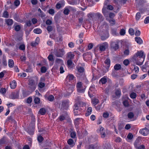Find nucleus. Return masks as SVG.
<instances>
[{
  "mask_svg": "<svg viewBox=\"0 0 149 149\" xmlns=\"http://www.w3.org/2000/svg\"><path fill=\"white\" fill-rule=\"evenodd\" d=\"M145 57L144 52L142 51H140L134 55L132 57V60L136 65H140L143 64Z\"/></svg>",
  "mask_w": 149,
  "mask_h": 149,
  "instance_id": "nucleus-1",
  "label": "nucleus"
},
{
  "mask_svg": "<svg viewBox=\"0 0 149 149\" xmlns=\"http://www.w3.org/2000/svg\"><path fill=\"white\" fill-rule=\"evenodd\" d=\"M78 73H77L76 76L79 79H83L85 77L84 73V69L82 67L79 66L77 68Z\"/></svg>",
  "mask_w": 149,
  "mask_h": 149,
  "instance_id": "nucleus-2",
  "label": "nucleus"
},
{
  "mask_svg": "<svg viewBox=\"0 0 149 149\" xmlns=\"http://www.w3.org/2000/svg\"><path fill=\"white\" fill-rule=\"evenodd\" d=\"M54 53L55 55L57 57H62L65 54V52L63 48L54 49Z\"/></svg>",
  "mask_w": 149,
  "mask_h": 149,
  "instance_id": "nucleus-3",
  "label": "nucleus"
},
{
  "mask_svg": "<svg viewBox=\"0 0 149 149\" xmlns=\"http://www.w3.org/2000/svg\"><path fill=\"white\" fill-rule=\"evenodd\" d=\"M97 132L99 133L100 137L102 138H104L106 136L105 130V129L101 126H100L99 129L97 130Z\"/></svg>",
  "mask_w": 149,
  "mask_h": 149,
  "instance_id": "nucleus-4",
  "label": "nucleus"
},
{
  "mask_svg": "<svg viewBox=\"0 0 149 149\" xmlns=\"http://www.w3.org/2000/svg\"><path fill=\"white\" fill-rule=\"evenodd\" d=\"M28 85L29 88L32 91H34L36 88L35 81L33 79L29 80Z\"/></svg>",
  "mask_w": 149,
  "mask_h": 149,
  "instance_id": "nucleus-5",
  "label": "nucleus"
},
{
  "mask_svg": "<svg viewBox=\"0 0 149 149\" xmlns=\"http://www.w3.org/2000/svg\"><path fill=\"white\" fill-rule=\"evenodd\" d=\"M104 63L105 64V66H104L106 69L105 70V72H106L109 71V68L111 65V61L110 59L107 58L104 61Z\"/></svg>",
  "mask_w": 149,
  "mask_h": 149,
  "instance_id": "nucleus-6",
  "label": "nucleus"
},
{
  "mask_svg": "<svg viewBox=\"0 0 149 149\" xmlns=\"http://www.w3.org/2000/svg\"><path fill=\"white\" fill-rule=\"evenodd\" d=\"M82 109L77 108L73 107V113L74 116H77L81 115Z\"/></svg>",
  "mask_w": 149,
  "mask_h": 149,
  "instance_id": "nucleus-7",
  "label": "nucleus"
},
{
  "mask_svg": "<svg viewBox=\"0 0 149 149\" xmlns=\"http://www.w3.org/2000/svg\"><path fill=\"white\" fill-rule=\"evenodd\" d=\"M70 102V101L68 100L62 101V107L64 109H67L69 107Z\"/></svg>",
  "mask_w": 149,
  "mask_h": 149,
  "instance_id": "nucleus-8",
  "label": "nucleus"
},
{
  "mask_svg": "<svg viewBox=\"0 0 149 149\" xmlns=\"http://www.w3.org/2000/svg\"><path fill=\"white\" fill-rule=\"evenodd\" d=\"M108 44L107 42H105L100 45L99 46V50L101 52L104 51L106 48L108 47Z\"/></svg>",
  "mask_w": 149,
  "mask_h": 149,
  "instance_id": "nucleus-9",
  "label": "nucleus"
},
{
  "mask_svg": "<svg viewBox=\"0 0 149 149\" xmlns=\"http://www.w3.org/2000/svg\"><path fill=\"white\" fill-rule=\"evenodd\" d=\"M85 104L83 102L79 101L74 104V107L77 108L82 109V107L85 106Z\"/></svg>",
  "mask_w": 149,
  "mask_h": 149,
  "instance_id": "nucleus-10",
  "label": "nucleus"
},
{
  "mask_svg": "<svg viewBox=\"0 0 149 149\" xmlns=\"http://www.w3.org/2000/svg\"><path fill=\"white\" fill-rule=\"evenodd\" d=\"M110 46L111 48L115 51L118 49L119 47L118 42H112Z\"/></svg>",
  "mask_w": 149,
  "mask_h": 149,
  "instance_id": "nucleus-11",
  "label": "nucleus"
},
{
  "mask_svg": "<svg viewBox=\"0 0 149 149\" xmlns=\"http://www.w3.org/2000/svg\"><path fill=\"white\" fill-rule=\"evenodd\" d=\"M142 142V139L141 137H138L135 141L134 145L135 147H137L140 145Z\"/></svg>",
  "mask_w": 149,
  "mask_h": 149,
  "instance_id": "nucleus-12",
  "label": "nucleus"
},
{
  "mask_svg": "<svg viewBox=\"0 0 149 149\" xmlns=\"http://www.w3.org/2000/svg\"><path fill=\"white\" fill-rule=\"evenodd\" d=\"M65 4V1L64 0H60L56 4V7L57 9H59L63 7Z\"/></svg>",
  "mask_w": 149,
  "mask_h": 149,
  "instance_id": "nucleus-13",
  "label": "nucleus"
},
{
  "mask_svg": "<svg viewBox=\"0 0 149 149\" xmlns=\"http://www.w3.org/2000/svg\"><path fill=\"white\" fill-rule=\"evenodd\" d=\"M35 129V127L29 126L28 127L27 129L26 130V131L29 135H32L34 134Z\"/></svg>",
  "mask_w": 149,
  "mask_h": 149,
  "instance_id": "nucleus-14",
  "label": "nucleus"
},
{
  "mask_svg": "<svg viewBox=\"0 0 149 149\" xmlns=\"http://www.w3.org/2000/svg\"><path fill=\"white\" fill-rule=\"evenodd\" d=\"M19 96V92L16 91L12 93L10 95V97L12 99H15L18 98Z\"/></svg>",
  "mask_w": 149,
  "mask_h": 149,
  "instance_id": "nucleus-15",
  "label": "nucleus"
},
{
  "mask_svg": "<svg viewBox=\"0 0 149 149\" xmlns=\"http://www.w3.org/2000/svg\"><path fill=\"white\" fill-rule=\"evenodd\" d=\"M149 130L146 128H143L140 130L139 133L144 136H147L149 133Z\"/></svg>",
  "mask_w": 149,
  "mask_h": 149,
  "instance_id": "nucleus-16",
  "label": "nucleus"
},
{
  "mask_svg": "<svg viewBox=\"0 0 149 149\" xmlns=\"http://www.w3.org/2000/svg\"><path fill=\"white\" fill-rule=\"evenodd\" d=\"M67 67L69 69H72L74 67V64L73 63L72 60L68 59L67 62Z\"/></svg>",
  "mask_w": 149,
  "mask_h": 149,
  "instance_id": "nucleus-17",
  "label": "nucleus"
},
{
  "mask_svg": "<svg viewBox=\"0 0 149 149\" xmlns=\"http://www.w3.org/2000/svg\"><path fill=\"white\" fill-rule=\"evenodd\" d=\"M66 78L69 81L72 82L73 81L74 79L75 80V77L72 74H68L66 77Z\"/></svg>",
  "mask_w": 149,
  "mask_h": 149,
  "instance_id": "nucleus-18",
  "label": "nucleus"
},
{
  "mask_svg": "<svg viewBox=\"0 0 149 149\" xmlns=\"http://www.w3.org/2000/svg\"><path fill=\"white\" fill-rule=\"evenodd\" d=\"M74 54L73 52H69L67 54V58L70 60H72L74 57Z\"/></svg>",
  "mask_w": 149,
  "mask_h": 149,
  "instance_id": "nucleus-19",
  "label": "nucleus"
},
{
  "mask_svg": "<svg viewBox=\"0 0 149 149\" xmlns=\"http://www.w3.org/2000/svg\"><path fill=\"white\" fill-rule=\"evenodd\" d=\"M135 41L139 44L141 45L143 44V41L141 38L139 37H136L134 38Z\"/></svg>",
  "mask_w": 149,
  "mask_h": 149,
  "instance_id": "nucleus-20",
  "label": "nucleus"
},
{
  "mask_svg": "<svg viewBox=\"0 0 149 149\" xmlns=\"http://www.w3.org/2000/svg\"><path fill=\"white\" fill-rule=\"evenodd\" d=\"M93 111L92 108L91 107H88L86 111V112L85 114V116H88L91 114Z\"/></svg>",
  "mask_w": 149,
  "mask_h": 149,
  "instance_id": "nucleus-21",
  "label": "nucleus"
},
{
  "mask_svg": "<svg viewBox=\"0 0 149 149\" xmlns=\"http://www.w3.org/2000/svg\"><path fill=\"white\" fill-rule=\"evenodd\" d=\"M10 87L11 89H13L15 88L17 86V83L15 81L13 80L10 82Z\"/></svg>",
  "mask_w": 149,
  "mask_h": 149,
  "instance_id": "nucleus-22",
  "label": "nucleus"
},
{
  "mask_svg": "<svg viewBox=\"0 0 149 149\" xmlns=\"http://www.w3.org/2000/svg\"><path fill=\"white\" fill-rule=\"evenodd\" d=\"M14 62L12 59H9L8 61V65L9 68H12L14 66Z\"/></svg>",
  "mask_w": 149,
  "mask_h": 149,
  "instance_id": "nucleus-23",
  "label": "nucleus"
},
{
  "mask_svg": "<svg viewBox=\"0 0 149 149\" xmlns=\"http://www.w3.org/2000/svg\"><path fill=\"white\" fill-rule=\"evenodd\" d=\"M102 17V15L99 13H95V19H101Z\"/></svg>",
  "mask_w": 149,
  "mask_h": 149,
  "instance_id": "nucleus-24",
  "label": "nucleus"
},
{
  "mask_svg": "<svg viewBox=\"0 0 149 149\" xmlns=\"http://www.w3.org/2000/svg\"><path fill=\"white\" fill-rule=\"evenodd\" d=\"M67 143L71 147H73L75 145L74 140L71 139H69L68 140Z\"/></svg>",
  "mask_w": 149,
  "mask_h": 149,
  "instance_id": "nucleus-25",
  "label": "nucleus"
},
{
  "mask_svg": "<svg viewBox=\"0 0 149 149\" xmlns=\"http://www.w3.org/2000/svg\"><path fill=\"white\" fill-rule=\"evenodd\" d=\"M36 122L35 118L34 116L32 117V118L29 126L35 127V123Z\"/></svg>",
  "mask_w": 149,
  "mask_h": 149,
  "instance_id": "nucleus-26",
  "label": "nucleus"
},
{
  "mask_svg": "<svg viewBox=\"0 0 149 149\" xmlns=\"http://www.w3.org/2000/svg\"><path fill=\"white\" fill-rule=\"evenodd\" d=\"M107 82V79L106 77L104 76L101 78L99 80V83H102V84H105Z\"/></svg>",
  "mask_w": 149,
  "mask_h": 149,
  "instance_id": "nucleus-27",
  "label": "nucleus"
},
{
  "mask_svg": "<svg viewBox=\"0 0 149 149\" xmlns=\"http://www.w3.org/2000/svg\"><path fill=\"white\" fill-rule=\"evenodd\" d=\"M99 102V100L97 98H93L91 100V103L95 106Z\"/></svg>",
  "mask_w": 149,
  "mask_h": 149,
  "instance_id": "nucleus-28",
  "label": "nucleus"
},
{
  "mask_svg": "<svg viewBox=\"0 0 149 149\" xmlns=\"http://www.w3.org/2000/svg\"><path fill=\"white\" fill-rule=\"evenodd\" d=\"M5 22L8 26H11L13 23V21L11 19H8L5 20Z\"/></svg>",
  "mask_w": 149,
  "mask_h": 149,
  "instance_id": "nucleus-29",
  "label": "nucleus"
},
{
  "mask_svg": "<svg viewBox=\"0 0 149 149\" xmlns=\"http://www.w3.org/2000/svg\"><path fill=\"white\" fill-rule=\"evenodd\" d=\"M95 13H90L87 15L88 17L90 19H92L93 20L95 19Z\"/></svg>",
  "mask_w": 149,
  "mask_h": 149,
  "instance_id": "nucleus-30",
  "label": "nucleus"
},
{
  "mask_svg": "<svg viewBox=\"0 0 149 149\" xmlns=\"http://www.w3.org/2000/svg\"><path fill=\"white\" fill-rule=\"evenodd\" d=\"M97 146L96 144H91L89 145L88 149H97Z\"/></svg>",
  "mask_w": 149,
  "mask_h": 149,
  "instance_id": "nucleus-31",
  "label": "nucleus"
},
{
  "mask_svg": "<svg viewBox=\"0 0 149 149\" xmlns=\"http://www.w3.org/2000/svg\"><path fill=\"white\" fill-rule=\"evenodd\" d=\"M121 68V65L119 64H116L114 66V69L116 70H120Z\"/></svg>",
  "mask_w": 149,
  "mask_h": 149,
  "instance_id": "nucleus-32",
  "label": "nucleus"
},
{
  "mask_svg": "<svg viewBox=\"0 0 149 149\" xmlns=\"http://www.w3.org/2000/svg\"><path fill=\"white\" fill-rule=\"evenodd\" d=\"M39 112L41 115H44L46 113V110L45 108H42L40 109Z\"/></svg>",
  "mask_w": 149,
  "mask_h": 149,
  "instance_id": "nucleus-33",
  "label": "nucleus"
},
{
  "mask_svg": "<svg viewBox=\"0 0 149 149\" xmlns=\"http://www.w3.org/2000/svg\"><path fill=\"white\" fill-rule=\"evenodd\" d=\"M57 37L56 35L54 33H52L50 34L49 37L54 40H56L57 38Z\"/></svg>",
  "mask_w": 149,
  "mask_h": 149,
  "instance_id": "nucleus-34",
  "label": "nucleus"
},
{
  "mask_svg": "<svg viewBox=\"0 0 149 149\" xmlns=\"http://www.w3.org/2000/svg\"><path fill=\"white\" fill-rule=\"evenodd\" d=\"M33 32L35 33L40 34L42 33L41 30L39 28H36L33 30Z\"/></svg>",
  "mask_w": 149,
  "mask_h": 149,
  "instance_id": "nucleus-35",
  "label": "nucleus"
},
{
  "mask_svg": "<svg viewBox=\"0 0 149 149\" xmlns=\"http://www.w3.org/2000/svg\"><path fill=\"white\" fill-rule=\"evenodd\" d=\"M2 17H3L5 18H8L9 17V14L8 12L6 10L4 11L3 13Z\"/></svg>",
  "mask_w": 149,
  "mask_h": 149,
  "instance_id": "nucleus-36",
  "label": "nucleus"
},
{
  "mask_svg": "<svg viewBox=\"0 0 149 149\" xmlns=\"http://www.w3.org/2000/svg\"><path fill=\"white\" fill-rule=\"evenodd\" d=\"M86 88L83 87L82 88H80L77 89L78 92L79 93H84L85 91Z\"/></svg>",
  "mask_w": 149,
  "mask_h": 149,
  "instance_id": "nucleus-37",
  "label": "nucleus"
},
{
  "mask_svg": "<svg viewBox=\"0 0 149 149\" xmlns=\"http://www.w3.org/2000/svg\"><path fill=\"white\" fill-rule=\"evenodd\" d=\"M130 97L132 99H135L136 97V93L132 92L130 94Z\"/></svg>",
  "mask_w": 149,
  "mask_h": 149,
  "instance_id": "nucleus-38",
  "label": "nucleus"
},
{
  "mask_svg": "<svg viewBox=\"0 0 149 149\" xmlns=\"http://www.w3.org/2000/svg\"><path fill=\"white\" fill-rule=\"evenodd\" d=\"M70 12V10L68 8H65L63 10V13L66 15H68Z\"/></svg>",
  "mask_w": 149,
  "mask_h": 149,
  "instance_id": "nucleus-39",
  "label": "nucleus"
},
{
  "mask_svg": "<svg viewBox=\"0 0 149 149\" xmlns=\"http://www.w3.org/2000/svg\"><path fill=\"white\" fill-rule=\"evenodd\" d=\"M34 102L36 104H38L40 102V99L38 97H36L34 98Z\"/></svg>",
  "mask_w": 149,
  "mask_h": 149,
  "instance_id": "nucleus-40",
  "label": "nucleus"
},
{
  "mask_svg": "<svg viewBox=\"0 0 149 149\" xmlns=\"http://www.w3.org/2000/svg\"><path fill=\"white\" fill-rule=\"evenodd\" d=\"M82 87V83L81 82L79 81L77 83L76 85V88L77 89Z\"/></svg>",
  "mask_w": 149,
  "mask_h": 149,
  "instance_id": "nucleus-41",
  "label": "nucleus"
},
{
  "mask_svg": "<svg viewBox=\"0 0 149 149\" xmlns=\"http://www.w3.org/2000/svg\"><path fill=\"white\" fill-rule=\"evenodd\" d=\"M121 93V91L120 89H117L116 90L115 94L117 96L120 97Z\"/></svg>",
  "mask_w": 149,
  "mask_h": 149,
  "instance_id": "nucleus-42",
  "label": "nucleus"
},
{
  "mask_svg": "<svg viewBox=\"0 0 149 149\" xmlns=\"http://www.w3.org/2000/svg\"><path fill=\"white\" fill-rule=\"evenodd\" d=\"M119 33L121 36H124L126 33L125 30L124 29H121Z\"/></svg>",
  "mask_w": 149,
  "mask_h": 149,
  "instance_id": "nucleus-43",
  "label": "nucleus"
},
{
  "mask_svg": "<svg viewBox=\"0 0 149 149\" xmlns=\"http://www.w3.org/2000/svg\"><path fill=\"white\" fill-rule=\"evenodd\" d=\"M141 18V14L139 12H138L136 13L135 18L136 19V21H138Z\"/></svg>",
  "mask_w": 149,
  "mask_h": 149,
  "instance_id": "nucleus-44",
  "label": "nucleus"
},
{
  "mask_svg": "<svg viewBox=\"0 0 149 149\" xmlns=\"http://www.w3.org/2000/svg\"><path fill=\"white\" fill-rule=\"evenodd\" d=\"M134 115L132 112H130L128 113L127 114L128 117L130 119H132L134 117Z\"/></svg>",
  "mask_w": 149,
  "mask_h": 149,
  "instance_id": "nucleus-45",
  "label": "nucleus"
},
{
  "mask_svg": "<svg viewBox=\"0 0 149 149\" xmlns=\"http://www.w3.org/2000/svg\"><path fill=\"white\" fill-rule=\"evenodd\" d=\"M128 32L130 34L131 36L133 35L134 33V30L132 28H130L128 30Z\"/></svg>",
  "mask_w": 149,
  "mask_h": 149,
  "instance_id": "nucleus-46",
  "label": "nucleus"
},
{
  "mask_svg": "<svg viewBox=\"0 0 149 149\" xmlns=\"http://www.w3.org/2000/svg\"><path fill=\"white\" fill-rule=\"evenodd\" d=\"M47 69L45 66H42L41 68L40 71L42 73H45L47 71Z\"/></svg>",
  "mask_w": 149,
  "mask_h": 149,
  "instance_id": "nucleus-47",
  "label": "nucleus"
},
{
  "mask_svg": "<svg viewBox=\"0 0 149 149\" xmlns=\"http://www.w3.org/2000/svg\"><path fill=\"white\" fill-rule=\"evenodd\" d=\"M70 136L71 138L74 139L76 136V134L75 132L73 131L71 132L70 134Z\"/></svg>",
  "mask_w": 149,
  "mask_h": 149,
  "instance_id": "nucleus-48",
  "label": "nucleus"
},
{
  "mask_svg": "<svg viewBox=\"0 0 149 149\" xmlns=\"http://www.w3.org/2000/svg\"><path fill=\"white\" fill-rule=\"evenodd\" d=\"M44 140L43 137L41 135L38 136L37 138L38 141L40 143L42 142Z\"/></svg>",
  "mask_w": 149,
  "mask_h": 149,
  "instance_id": "nucleus-49",
  "label": "nucleus"
},
{
  "mask_svg": "<svg viewBox=\"0 0 149 149\" xmlns=\"http://www.w3.org/2000/svg\"><path fill=\"white\" fill-rule=\"evenodd\" d=\"M81 120H83V119L81 118H77L75 119L74 120V123L78 124V123L80 122L81 121Z\"/></svg>",
  "mask_w": 149,
  "mask_h": 149,
  "instance_id": "nucleus-50",
  "label": "nucleus"
},
{
  "mask_svg": "<svg viewBox=\"0 0 149 149\" xmlns=\"http://www.w3.org/2000/svg\"><path fill=\"white\" fill-rule=\"evenodd\" d=\"M45 86V84L44 83L40 82L38 83V86L40 88H42Z\"/></svg>",
  "mask_w": 149,
  "mask_h": 149,
  "instance_id": "nucleus-51",
  "label": "nucleus"
},
{
  "mask_svg": "<svg viewBox=\"0 0 149 149\" xmlns=\"http://www.w3.org/2000/svg\"><path fill=\"white\" fill-rule=\"evenodd\" d=\"M7 72L6 70H4L0 73V78H2L4 76L5 73Z\"/></svg>",
  "mask_w": 149,
  "mask_h": 149,
  "instance_id": "nucleus-52",
  "label": "nucleus"
},
{
  "mask_svg": "<svg viewBox=\"0 0 149 149\" xmlns=\"http://www.w3.org/2000/svg\"><path fill=\"white\" fill-rule=\"evenodd\" d=\"M49 61H54L53 56L52 54H50L47 57Z\"/></svg>",
  "mask_w": 149,
  "mask_h": 149,
  "instance_id": "nucleus-53",
  "label": "nucleus"
},
{
  "mask_svg": "<svg viewBox=\"0 0 149 149\" xmlns=\"http://www.w3.org/2000/svg\"><path fill=\"white\" fill-rule=\"evenodd\" d=\"M135 148L136 149H145V146L143 145H140Z\"/></svg>",
  "mask_w": 149,
  "mask_h": 149,
  "instance_id": "nucleus-54",
  "label": "nucleus"
},
{
  "mask_svg": "<svg viewBox=\"0 0 149 149\" xmlns=\"http://www.w3.org/2000/svg\"><path fill=\"white\" fill-rule=\"evenodd\" d=\"M0 92L2 94H5L6 92V89L4 88H1L0 89Z\"/></svg>",
  "mask_w": 149,
  "mask_h": 149,
  "instance_id": "nucleus-55",
  "label": "nucleus"
},
{
  "mask_svg": "<svg viewBox=\"0 0 149 149\" xmlns=\"http://www.w3.org/2000/svg\"><path fill=\"white\" fill-rule=\"evenodd\" d=\"M102 106V104H100L98 105L97 106H95V108L96 110L97 111H99L101 108Z\"/></svg>",
  "mask_w": 149,
  "mask_h": 149,
  "instance_id": "nucleus-56",
  "label": "nucleus"
},
{
  "mask_svg": "<svg viewBox=\"0 0 149 149\" xmlns=\"http://www.w3.org/2000/svg\"><path fill=\"white\" fill-rule=\"evenodd\" d=\"M20 4V1L19 0H15L14 2L15 6L16 7L18 6Z\"/></svg>",
  "mask_w": 149,
  "mask_h": 149,
  "instance_id": "nucleus-57",
  "label": "nucleus"
},
{
  "mask_svg": "<svg viewBox=\"0 0 149 149\" xmlns=\"http://www.w3.org/2000/svg\"><path fill=\"white\" fill-rule=\"evenodd\" d=\"M130 61L128 59H125L123 61V64L126 66L128 65Z\"/></svg>",
  "mask_w": 149,
  "mask_h": 149,
  "instance_id": "nucleus-58",
  "label": "nucleus"
},
{
  "mask_svg": "<svg viewBox=\"0 0 149 149\" xmlns=\"http://www.w3.org/2000/svg\"><path fill=\"white\" fill-rule=\"evenodd\" d=\"M21 29L20 26L19 25H17L15 26L14 28L15 30L17 31H19Z\"/></svg>",
  "mask_w": 149,
  "mask_h": 149,
  "instance_id": "nucleus-59",
  "label": "nucleus"
},
{
  "mask_svg": "<svg viewBox=\"0 0 149 149\" xmlns=\"http://www.w3.org/2000/svg\"><path fill=\"white\" fill-rule=\"evenodd\" d=\"M32 101V97H29L26 99V103L28 104L31 103Z\"/></svg>",
  "mask_w": 149,
  "mask_h": 149,
  "instance_id": "nucleus-60",
  "label": "nucleus"
},
{
  "mask_svg": "<svg viewBox=\"0 0 149 149\" xmlns=\"http://www.w3.org/2000/svg\"><path fill=\"white\" fill-rule=\"evenodd\" d=\"M58 118L61 121H62L65 119V118L64 116L62 115L59 117Z\"/></svg>",
  "mask_w": 149,
  "mask_h": 149,
  "instance_id": "nucleus-61",
  "label": "nucleus"
},
{
  "mask_svg": "<svg viewBox=\"0 0 149 149\" xmlns=\"http://www.w3.org/2000/svg\"><path fill=\"white\" fill-rule=\"evenodd\" d=\"M19 49L22 50H24L25 49V46L24 44L21 45L19 47Z\"/></svg>",
  "mask_w": 149,
  "mask_h": 149,
  "instance_id": "nucleus-62",
  "label": "nucleus"
},
{
  "mask_svg": "<svg viewBox=\"0 0 149 149\" xmlns=\"http://www.w3.org/2000/svg\"><path fill=\"white\" fill-rule=\"evenodd\" d=\"M48 13L49 14L53 15L54 13V10L53 9H50L49 10Z\"/></svg>",
  "mask_w": 149,
  "mask_h": 149,
  "instance_id": "nucleus-63",
  "label": "nucleus"
},
{
  "mask_svg": "<svg viewBox=\"0 0 149 149\" xmlns=\"http://www.w3.org/2000/svg\"><path fill=\"white\" fill-rule=\"evenodd\" d=\"M144 23L145 24L149 23V16L147 17L144 20Z\"/></svg>",
  "mask_w": 149,
  "mask_h": 149,
  "instance_id": "nucleus-64",
  "label": "nucleus"
}]
</instances>
